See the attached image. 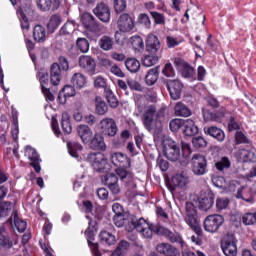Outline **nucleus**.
I'll return each mask as SVG.
<instances>
[{
	"mask_svg": "<svg viewBox=\"0 0 256 256\" xmlns=\"http://www.w3.org/2000/svg\"><path fill=\"white\" fill-rule=\"evenodd\" d=\"M165 122V109L161 108L157 111L155 105H149L145 108L142 115V123L147 131H159Z\"/></svg>",
	"mask_w": 256,
	"mask_h": 256,
	"instance_id": "nucleus-1",
	"label": "nucleus"
},
{
	"mask_svg": "<svg viewBox=\"0 0 256 256\" xmlns=\"http://www.w3.org/2000/svg\"><path fill=\"white\" fill-rule=\"evenodd\" d=\"M185 221L198 237L203 235V230L201 229V225H199V220L197 219V210L195 209V205L191 202L186 203Z\"/></svg>",
	"mask_w": 256,
	"mask_h": 256,
	"instance_id": "nucleus-2",
	"label": "nucleus"
},
{
	"mask_svg": "<svg viewBox=\"0 0 256 256\" xmlns=\"http://www.w3.org/2000/svg\"><path fill=\"white\" fill-rule=\"evenodd\" d=\"M163 154L168 161H179L181 157V147L173 139L168 138L164 141Z\"/></svg>",
	"mask_w": 256,
	"mask_h": 256,
	"instance_id": "nucleus-3",
	"label": "nucleus"
},
{
	"mask_svg": "<svg viewBox=\"0 0 256 256\" xmlns=\"http://www.w3.org/2000/svg\"><path fill=\"white\" fill-rule=\"evenodd\" d=\"M87 160L90 162L94 171L98 173H105L109 169V163L103 153L93 152L87 156Z\"/></svg>",
	"mask_w": 256,
	"mask_h": 256,
	"instance_id": "nucleus-4",
	"label": "nucleus"
},
{
	"mask_svg": "<svg viewBox=\"0 0 256 256\" xmlns=\"http://www.w3.org/2000/svg\"><path fill=\"white\" fill-rule=\"evenodd\" d=\"M225 223V218L220 214H212L204 220V231L207 233H217L220 227Z\"/></svg>",
	"mask_w": 256,
	"mask_h": 256,
	"instance_id": "nucleus-5",
	"label": "nucleus"
},
{
	"mask_svg": "<svg viewBox=\"0 0 256 256\" xmlns=\"http://www.w3.org/2000/svg\"><path fill=\"white\" fill-rule=\"evenodd\" d=\"M95 231H97V221L90 219L89 226L85 231L86 239L93 255L101 256V252L99 251V243H93L95 239Z\"/></svg>",
	"mask_w": 256,
	"mask_h": 256,
	"instance_id": "nucleus-6",
	"label": "nucleus"
},
{
	"mask_svg": "<svg viewBox=\"0 0 256 256\" xmlns=\"http://www.w3.org/2000/svg\"><path fill=\"white\" fill-rule=\"evenodd\" d=\"M191 170L194 175L201 177L207 173V158L201 154H194L191 159Z\"/></svg>",
	"mask_w": 256,
	"mask_h": 256,
	"instance_id": "nucleus-7",
	"label": "nucleus"
},
{
	"mask_svg": "<svg viewBox=\"0 0 256 256\" xmlns=\"http://www.w3.org/2000/svg\"><path fill=\"white\" fill-rule=\"evenodd\" d=\"M99 129L102 135L107 137H115L117 135L119 128L117 127V122L113 118H103L99 122Z\"/></svg>",
	"mask_w": 256,
	"mask_h": 256,
	"instance_id": "nucleus-8",
	"label": "nucleus"
},
{
	"mask_svg": "<svg viewBox=\"0 0 256 256\" xmlns=\"http://www.w3.org/2000/svg\"><path fill=\"white\" fill-rule=\"evenodd\" d=\"M118 29L121 33H131L135 29V20L129 13H123L117 21Z\"/></svg>",
	"mask_w": 256,
	"mask_h": 256,
	"instance_id": "nucleus-9",
	"label": "nucleus"
},
{
	"mask_svg": "<svg viewBox=\"0 0 256 256\" xmlns=\"http://www.w3.org/2000/svg\"><path fill=\"white\" fill-rule=\"evenodd\" d=\"M164 85L167 87L169 91L171 99L173 101H178L181 99V93L183 92V83L179 80H166Z\"/></svg>",
	"mask_w": 256,
	"mask_h": 256,
	"instance_id": "nucleus-10",
	"label": "nucleus"
},
{
	"mask_svg": "<svg viewBox=\"0 0 256 256\" xmlns=\"http://www.w3.org/2000/svg\"><path fill=\"white\" fill-rule=\"evenodd\" d=\"M202 115L205 121H215L216 123H221V121H223V119L229 115V111H227V108L221 107L218 111L213 113L211 110L203 108Z\"/></svg>",
	"mask_w": 256,
	"mask_h": 256,
	"instance_id": "nucleus-11",
	"label": "nucleus"
},
{
	"mask_svg": "<svg viewBox=\"0 0 256 256\" xmlns=\"http://www.w3.org/2000/svg\"><path fill=\"white\" fill-rule=\"evenodd\" d=\"M146 51L150 55H161V41L154 34H149L146 40Z\"/></svg>",
	"mask_w": 256,
	"mask_h": 256,
	"instance_id": "nucleus-12",
	"label": "nucleus"
},
{
	"mask_svg": "<svg viewBox=\"0 0 256 256\" xmlns=\"http://www.w3.org/2000/svg\"><path fill=\"white\" fill-rule=\"evenodd\" d=\"M79 67L83 69L85 73H87L90 76L95 75L97 64L95 63V59H93L91 56L82 55L79 57Z\"/></svg>",
	"mask_w": 256,
	"mask_h": 256,
	"instance_id": "nucleus-13",
	"label": "nucleus"
},
{
	"mask_svg": "<svg viewBox=\"0 0 256 256\" xmlns=\"http://www.w3.org/2000/svg\"><path fill=\"white\" fill-rule=\"evenodd\" d=\"M157 235H162L163 237H166L170 243H179L181 247L185 245V241H183V237H181V234L179 232H173L163 226H160L157 228Z\"/></svg>",
	"mask_w": 256,
	"mask_h": 256,
	"instance_id": "nucleus-14",
	"label": "nucleus"
},
{
	"mask_svg": "<svg viewBox=\"0 0 256 256\" xmlns=\"http://www.w3.org/2000/svg\"><path fill=\"white\" fill-rule=\"evenodd\" d=\"M174 65L177 71H180L182 77H184L185 79H191V77L195 75V69L181 58H175Z\"/></svg>",
	"mask_w": 256,
	"mask_h": 256,
	"instance_id": "nucleus-15",
	"label": "nucleus"
},
{
	"mask_svg": "<svg viewBox=\"0 0 256 256\" xmlns=\"http://www.w3.org/2000/svg\"><path fill=\"white\" fill-rule=\"evenodd\" d=\"M25 156L31 161L30 165L33 167L34 171H36V173H41V158L39 157L37 150L31 146H26Z\"/></svg>",
	"mask_w": 256,
	"mask_h": 256,
	"instance_id": "nucleus-16",
	"label": "nucleus"
},
{
	"mask_svg": "<svg viewBox=\"0 0 256 256\" xmlns=\"http://www.w3.org/2000/svg\"><path fill=\"white\" fill-rule=\"evenodd\" d=\"M90 149L93 151H107V144H105V137L101 132L92 134V138L88 142Z\"/></svg>",
	"mask_w": 256,
	"mask_h": 256,
	"instance_id": "nucleus-17",
	"label": "nucleus"
},
{
	"mask_svg": "<svg viewBox=\"0 0 256 256\" xmlns=\"http://www.w3.org/2000/svg\"><path fill=\"white\" fill-rule=\"evenodd\" d=\"M110 159L113 165L119 169H129V167H131V160L126 154L121 152L111 154Z\"/></svg>",
	"mask_w": 256,
	"mask_h": 256,
	"instance_id": "nucleus-18",
	"label": "nucleus"
},
{
	"mask_svg": "<svg viewBox=\"0 0 256 256\" xmlns=\"http://www.w3.org/2000/svg\"><path fill=\"white\" fill-rule=\"evenodd\" d=\"M93 13L103 23H109L111 19V9H109V6L103 2L97 4L93 9Z\"/></svg>",
	"mask_w": 256,
	"mask_h": 256,
	"instance_id": "nucleus-19",
	"label": "nucleus"
},
{
	"mask_svg": "<svg viewBox=\"0 0 256 256\" xmlns=\"http://www.w3.org/2000/svg\"><path fill=\"white\" fill-rule=\"evenodd\" d=\"M36 5L40 11H57L61 7V0H36Z\"/></svg>",
	"mask_w": 256,
	"mask_h": 256,
	"instance_id": "nucleus-20",
	"label": "nucleus"
},
{
	"mask_svg": "<svg viewBox=\"0 0 256 256\" xmlns=\"http://www.w3.org/2000/svg\"><path fill=\"white\" fill-rule=\"evenodd\" d=\"M61 79H63V70H61V66L58 63H53L50 66V83L54 87H57L59 83H61Z\"/></svg>",
	"mask_w": 256,
	"mask_h": 256,
	"instance_id": "nucleus-21",
	"label": "nucleus"
},
{
	"mask_svg": "<svg viewBox=\"0 0 256 256\" xmlns=\"http://www.w3.org/2000/svg\"><path fill=\"white\" fill-rule=\"evenodd\" d=\"M77 133L84 145L89 144V141L93 139V130L85 124L77 126Z\"/></svg>",
	"mask_w": 256,
	"mask_h": 256,
	"instance_id": "nucleus-22",
	"label": "nucleus"
},
{
	"mask_svg": "<svg viewBox=\"0 0 256 256\" xmlns=\"http://www.w3.org/2000/svg\"><path fill=\"white\" fill-rule=\"evenodd\" d=\"M133 221V215L131 214H117L113 217V222L116 227H125L129 231V227Z\"/></svg>",
	"mask_w": 256,
	"mask_h": 256,
	"instance_id": "nucleus-23",
	"label": "nucleus"
},
{
	"mask_svg": "<svg viewBox=\"0 0 256 256\" xmlns=\"http://www.w3.org/2000/svg\"><path fill=\"white\" fill-rule=\"evenodd\" d=\"M215 204V197L213 194H204L198 198V207L202 211H209L211 207Z\"/></svg>",
	"mask_w": 256,
	"mask_h": 256,
	"instance_id": "nucleus-24",
	"label": "nucleus"
},
{
	"mask_svg": "<svg viewBox=\"0 0 256 256\" xmlns=\"http://www.w3.org/2000/svg\"><path fill=\"white\" fill-rule=\"evenodd\" d=\"M33 40L36 43H45L47 41V29L41 24H37L33 28Z\"/></svg>",
	"mask_w": 256,
	"mask_h": 256,
	"instance_id": "nucleus-25",
	"label": "nucleus"
},
{
	"mask_svg": "<svg viewBox=\"0 0 256 256\" xmlns=\"http://www.w3.org/2000/svg\"><path fill=\"white\" fill-rule=\"evenodd\" d=\"M221 249L226 256H237V241L225 240L221 243Z\"/></svg>",
	"mask_w": 256,
	"mask_h": 256,
	"instance_id": "nucleus-26",
	"label": "nucleus"
},
{
	"mask_svg": "<svg viewBox=\"0 0 256 256\" xmlns=\"http://www.w3.org/2000/svg\"><path fill=\"white\" fill-rule=\"evenodd\" d=\"M205 135H209L210 137H213L216 139V141H219L220 143H223L225 141V132L217 128L216 126H210L204 128Z\"/></svg>",
	"mask_w": 256,
	"mask_h": 256,
	"instance_id": "nucleus-27",
	"label": "nucleus"
},
{
	"mask_svg": "<svg viewBox=\"0 0 256 256\" xmlns=\"http://www.w3.org/2000/svg\"><path fill=\"white\" fill-rule=\"evenodd\" d=\"M182 131L186 137H195L199 133V127L195 125L193 119H186Z\"/></svg>",
	"mask_w": 256,
	"mask_h": 256,
	"instance_id": "nucleus-28",
	"label": "nucleus"
},
{
	"mask_svg": "<svg viewBox=\"0 0 256 256\" xmlns=\"http://www.w3.org/2000/svg\"><path fill=\"white\" fill-rule=\"evenodd\" d=\"M149 223H147V220L145 218H137L134 215H132V221H130V226L128 228V231L131 232L134 229L138 231V233H141L144 228L148 227Z\"/></svg>",
	"mask_w": 256,
	"mask_h": 256,
	"instance_id": "nucleus-29",
	"label": "nucleus"
},
{
	"mask_svg": "<svg viewBox=\"0 0 256 256\" xmlns=\"http://www.w3.org/2000/svg\"><path fill=\"white\" fill-rule=\"evenodd\" d=\"M81 21L88 31H95V29H97V21H95L93 14L84 12L81 16Z\"/></svg>",
	"mask_w": 256,
	"mask_h": 256,
	"instance_id": "nucleus-30",
	"label": "nucleus"
},
{
	"mask_svg": "<svg viewBox=\"0 0 256 256\" xmlns=\"http://www.w3.org/2000/svg\"><path fill=\"white\" fill-rule=\"evenodd\" d=\"M156 251L163 256H177V248L169 243L158 244Z\"/></svg>",
	"mask_w": 256,
	"mask_h": 256,
	"instance_id": "nucleus-31",
	"label": "nucleus"
},
{
	"mask_svg": "<svg viewBox=\"0 0 256 256\" xmlns=\"http://www.w3.org/2000/svg\"><path fill=\"white\" fill-rule=\"evenodd\" d=\"M159 80V66L151 68L147 71L144 81L148 87H152Z\"/></svg>",
	"mask_w": 256,
	"mask_h": 256,
	"instance_id": "nucleus-32",
	"label": "nucleus"
},
{
	"mask_svg": "<svg viewBox=\"0 0 256 256\" xmlns=\"http://www.w3.org/2000/svg\"><path fill=\"white\" fill-rule=\"evenodd\" d=\"M236 199H242L246 203H255V196H253L251 190L245 189V186L238 188Z\"/></svg>",
	"mask_w": 256,
	"mask_h": 256,
	"instance_id": "nucleus-33",
	"label": "nucleus"
},
{
	"mask_svg": "<svg viewBox=\"0 0 256 256\" xmlns=\"http://www.w3.org/2000/svg\"><path fill=\"white\" fill-rule=\"evenodd\" d=\"M191 109L183 102H177L174 107V115L176 117H191Z\"/></svg>",
	"mask_w": 256,
	"mask_h": 256,
	"instance_id": "nucleus-34",
	"label": "nucleus"
},
{
	"mask_svg": "<svg viewBox=\"0 0 256 256\" xmlns=\"http://www.w3.org/2000/svg\"><path fill=\"white\" fill-rule=\"evenodd\" d=\"M61 23H63V19H61V15L54 14L50 17L47 23V29L50 33H55L57 29H59Z\"/></svg>",
	"mask_w": 256,
	"mask_h": 256,
	"instance_id": "nucleus-35",
	"label": "nucleus"
},
{
	"mask_svg": "<svg viewBox=\"0 0 256 256\" xmlns=\"http://www.w3.org/2000/svg\"><path fill=\"white\" fill-rule=\"evenodd\" d=\"M71 84L73 87H76V89H83V87L87 85V77H85L83 73H75L71 77Z\"/></svg>",
	"mask_w": 256,
	"mask_h": 256,
	"instance_id": "nucleus-36",
	"label": "nucleus"
},
{
	"mask_svg": "<svg viewBox=\"0 0 256 256\" xmlns=\"http://www.w3.org/2000/svg\"><path fill=\"white\" fill-rule=\"evenodd\" d=\"M98 45L102 51H111L115 42L111 36L104 35L100 38Z\"/></svg>",
	"mask_w": 256,
	"mask_h": 256,
	"instance_id": "nucleus-37",
	"label": "nucleus"
},
{
	"mask_svg": "<svg viewBox=\"0 0 256 256\" xmlns=\"http://www.w3.org/2000/svg\"><path fill=\"white\" fill-rule=\"evenodd\" d=\"M95 111L97 115H105L109 111V106L104 102L101 96L95 97Z\"/></svg>",
	"mask_w": 256,
	"mask_h": 256,
	"instance_id": "nucleus-38",
	"label": "nucleus"
},
{
	"mask_svg": "<svg viewBox=\"0 0 256 256\" xmlns=\"http://www.w3.org/2000/svg\"><path fill=\"white\" fill-rule=\"evenodd\" d=\"M160 59H161V55L160 54L145 55L142 58V65L144 67H153V65H157V63H159Z\"/></svg>",
	"mask_w": 256,
	"mask_h": 256,
	"instance_id": "nucleus-39",
	"label": "nucleus"
},
{
	"mask_svg": "<svg viewBox=\"0 0 256 256\" xmlns=\"http://www.w3.org/2000/svg\"><path fill=\"white\" fill-rule=\"evenodd\" d=\"M61 128L66 135L71 134V131H73V126L71 125V118L69 117V114L67 112H64L62 114L61 119Z\"/></svg>",
	"mask_w": 256,
	"mask_h": 256,
	"instance_id": "nucleus-40",
	"label": "nucleus"
},
{
	"mask_svg": "<svg viewBox=\"0 0 256 256\" xmlns=\"http://www.w3.org/2000/svg\"><path fill=\"white\" fill-rule=\"evenodd\" d=\"M130 43L134 49V51H138L142 53L145 50V42H143V38L139 35L132 36L130 38Z\"/></svg>",
	"mask_w": 256,
	"mask_h": 256,
	"instance_id": "nucleus-41",
	"label": "nucleus"
},
{
	"mask_svg": "<svg viewBox=\"0 0 256 256\" xmlns=\"http://www.w3.org/2000/svg\"><path fill=\"white\" fill-rule=\"evenodd\" d=\"M99 239L100 243H104L105 245H115L117 243L115 235L107 231H101L99 234Z\"/></svg>",
	"mask_w": 256,
	"mask_h": 256,
	"instance_id": "nucleus-42",
	"label": "nucleus"
},
{
	"mask_svg": "<svg viewBox=\"0 0 256 256\" xmlns=\"http://www.w3.org/2000/svg\"><path fill=\"white\" fill-rule=\"evenodd\" d=\"M125 67L130 73H137L141 69V63L136 58H128L125 60Z\"/></svg>",
	"mask_w": 256,
	"mask_h": 256,
	"instance_id": "nucleus-43",
	"label": "nucleus"
},
{
	"mask_svg": "<svg viewBox=\"0 0 256 256\" xmlns=\"http://www.w3.org/2000/svg\"><path fill=\"white\" fill-rule=\"evenodd\" d=\"M172 183L174 187H180L183 189V187H187V184L189 183V177L183 174H176L172 178Z\"/></svg>",
	"mask_w": 256,
	"mask_h": 256,
	"instance_id": "nucleus-44",
	"label": "nucleus"
},
{
	"mask_svg": "<svg viewBox=\"0 0 256 256\" xmlns=\"http://www.w3.org/2000/svg\"><path fill=\"white\" fill-rule=\"evenodd\" d=\"M104 93L106 95L109 106L112 109H117V107H119V100L117 99V96H115V94L113 93V90H111V88H106Z\"/></svg>",
	"mask_w": 256,
	"mask_h": 256,
	"instance_id": "nucleus-45",
	"label": "nucleus"
},
{
	"mask_svg": "<svg viewBox=\"0 0 256 256\" xmlns=\"http://www.w3.org/2000/svg\"><path fill=\"white\" fill-rule=\"evenodd\" d=\"M68 153L71 157L77 159L79 157L78 151H83V146L79 142H68L67 143Z\"/></svg>",
	"mask_w": 256,
	"mask_h": 256,
	"instance_id": "nucleus-46",
	"label": "nucleus"
},
{
	"mask_svg": "<svg viewBox=\"0 0 256 256\" xmlns=\"http://www.w3.org/2000/svg\"><path fill=\"white\" fill-rule=\"evenodd\" d=\"M12 217L14 219V224L17 231H19V233H23L27 229V222L19 218V214L17 213L16 210L13 211Z\"/></svg>",
	"mask_w": 256,
	"mask_h": 256,
	"instance_id": "nucleus-47",
	"label": "nucleus"
},
{
	"mask_svg": "<svg viewBox=\"0 0 256 256\" xmlns=\"http://www.w3.org/2000/svg\"><path fill=\"white\" fill-rule=\"evenodd\" d=\"M185 120L186 119H181V118H176L171 120L169 123L170 131H172V133H177L179 129L183 130V127L185 125Z\"/></svg>",
	"mask_w": 256,
	"mask_h": 256,
	"instance_id": "nucleus-48",
	"label": "nucleus"
},
{
	"mask_svg": "<svg viewBox=\"0 0 256 256\" xmlns=\"http://www.w3.org/2000/svg\"><path fill=\"white\" fill-rule=\"evenodd\" d=\"M20 21H21V29H26V31H29V19L27 18V10L20 8L17 11Z\"/></svg>",
	"mask_w": 256,
	"mask_h": 256,
	"instance_id": "nucleus-49",
	"label": "nucleus"
},
{
	"mask_svg": "<svg viewBox=\"0 0 256 256\" xmlns=\"http://www.w3.org/2000/svg\"><path fill=\"white\" fill-rule=\"evenodd\" d=\"M41 91L49 89V74L47 72H38L37 74Z\"/></svg>",
	"mask_w": 256,
	"mask_h": 256,
	"instance_id": "nucleus-50",
	"label": "nucleus"
},
{
	"mask_svg": "<svg viewBox=\"0 0 256 256\" xmlns=\"http://www.w3.org/2000/svg\"><path fill=\"white\" fill-rule=\"evenodd\" d=\"M215 167L218 171H225V169H229L231 167V160L229 157L224 156L215 163Z\"/></svg>",
	"mask_w": 256,
	"mask_h": 256,
	"instance_id": "nucleus-51",
	"label": "nucleus"
},
{
	"mask_svg": "<svg viewBox=\"0 0 256 256\" xmlns=\"http://www.w3.org/2000/svg\"><path fill=\"white\" fill-rule=\"evenodd\" d=\"M103 183L106 187L119 183V177L115 173H107L103 178Z\"/></svg>",
	"mask_w": 256,
	"mask_h": 256,
	"instance_id": "nucleus-52",
	"label": "nucleus"
},
{
	"mask_svg": "<svg viewBox=\"0 0 256 256\" xmlns=\"http://www.w3.org/2000/svg\"><path fill=\"white\" fill-rule=\"evenodd\" d=\"M160 226H156L153 224H148V227L144 228L140 233L145 237L146 239H151L153 237V233L157 234V229H159Z\"/></svg>",
	"mask_w": 256,
	"mask_h": 256,
	"instance_id": "nucleus-53",
	"label": "nucleus"
},
{
	"mask_svg": "<svg viewBox=\"0 0 256 256\" xmlns=\"http://www.w3.org/2000/svg\"><path fill=\"white\" fill-rule=\"evenodd\" d=\"M0 247L3 249H11L13 247V240L3 236V226L0 225Z\"/></svg>",
	"mask_w": 256,
	"mask_h": 256,
	"instance_id": "nucleus-54",
	"label": "nucleus"
},
{
	"mask_svg": "<svg viewBox=\"0 0 256 256\" xmlns=\"http://www.w3.org/2000/svg\"><path fill=\"white\" fill-rule=\"evenodd\" d=\"M76 47L81 53H87L89 51V40L87 38H78Z\"/></svg>",
	"mask_w": 256,
	"mask_h": 256,
	"instance_id": "nucleus-55",
	"label": "nucleus"
},
{
	"mask_svg": "<svg viewBox=\"0 0 256 256\" xmlns=\"http://www.w3.org/2000/svg\"><path fill=\"white\" fill-rule=\"evenodd\" d=\"M240 153L244 161H248L249 163H256V154L253 150L242 149Z\"/></svg>",
	"mask_w": 256,
	"mask_h": 256,
	"instance_id": "nucleus-56",
	"label": "nucleus"
},
{
	"mask_svg": "<svg viewBox=\"0 0 256 256\" xmlns=\"http://www.w3.org/2000/svg\"><path fill=\"white\" fill-rule=\"evenodd\" d=\"M242 223L244 225H253L256 223V212H248L242 216Z\"/></svg>",
	"mask_w": 256,
	"mask_h": 256,
	"instance_id": "nucleus-57",
	"label": "nucleus"
},
{
	"mask_svg": "<svg viewBox=\"0 0 256 256\" xmlns=\"http://www.w3.org/2000/svg\"><path fill=\"white\" fill-rule=\"evenodd\" d=\"M192 144L196 149H203V147H207V140L202 136L194 137L192 139Z\"/></svg>",
	"mask_w": 256,
	"mask_h": 256,
	"instance_id": "nucleus-58",
	"label": "nucleus"
},
{
	"mask_svg": "<svg viewBox=\"0 0 256 256\" xmlns=\"http://www.w3.org/2000/svg\"><path fill=\"white\" fill-rule=\"evenodd\" d=\"M150 15L152 19H154L156 25H165V15L157 11H151Z\"/></svg>",
	"mask_w": 256,
	"mask_h": 256,
	"instance_id": "nucleus-59",
	"label": "nucleus"
},
{
	"mask_svg": "<svg viewBox=\"0 0 256 256\" xmlns=\"http://www.w3.org/2000/svg\"><path fill=\"white\" fill-rule=\"evenodd\" d=\"M73 31H75V26L73 25V23L68 22L62 26L59 33H60V35H71V33H73Z\"/></svg>",
	"mask_w": 256,
	"mask_h": 256,
	"instance_id": "nucleus-60",
	"label": "nucleus"
},
{
	"mask_svg": "<svg viewBox=\"0 0 256 256\" xmlns=\"http://www.w3.org/2000/svg\"><path fill=\"white\" fill-rule=\"evenodd\" d=\"M127 9V0H114V10L117 13H123Z\"/></svg>",
	"mask_w": 256,
	"mask_h": 256,
	"instance_id": "nucleus-61",
	"label": "nucleus"
},
{
	"mask_svg": "<svg viewBox=\"0 0 256 256\" xmlns=\"http://www.w3.org/2000/svg\"><path fill=\"white\" fill-rule=\"evenodd\" d=\"M127 85L128 87H130V89L132 91H139L140 93H142V91L145 89L141 83L137 82V80H133V79H130V80H127Z\"/></svg>",
	"mask_w": 256,
	"mask_h": 256,
	"instance_id": "nucleus-62",
	"label": "nucleus"
},
{
	"mask_svg": "<svg viewBox=\"0 0 256 256\" xmlns=\"http://www.w3.org/2000/svg\"><path fill=\"white\" fill-rule=\"evenodd\" d=\"M162 75H165V77H175V69H173V64L166 63L162 69Z\"/></svg>",
	"mask_w": 256,
	"mask_h": 256,
	"instance_id": "nucleus-63",
	"label": "nucleus"
},
{
	"mask_svg": "<svg viewBox=\"0 0 256 256\" xmlns=\"http://www.w3.org/2000/svg\"><path fill=\"white\" fill-rule=\"evenodd\" d=\"M61 91L63 92L64 97H75L77 94V91H75V86L73 85H66Z\"/></svg>",
	"mask_w": 256,
	"mask_h": 256,
	"instance_id": "nucleus-64",
	"label": "nucleus"
}]
</instances>
